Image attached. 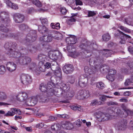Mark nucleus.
Segmentation results:
<instances>
[{
  "mask_svg": "<svg viewBox=\"0 0 133 133\" xmlns=\"http://www.w3.org/2000/svg\"><path fill=\"white\" fill-rule=\"evenodd\" d=\"M95 45L94 43L92 44L90 42L87 41L85 43L81 44L79 47L82 49L84 50L87 53H89L92 51Z\"/></svg>",
  "mask_w": 133,
  "mask_h": 133,
  "instance_id": "nucleus-3",
  "label": "nucleus"
},
{
  "mask_svg": "<svg viewBox=\"0 0 133 133\" xmlns=\"http://www.w3.org/2000/svg\"><path fill=\"white\" fill-rule=\"evenodd\" d=\"M128 64L130 69V72H132V75H133V61H129Z\"/></svg>",
  "mask_w": 133,
  "mask_h": 133,
  "instance_id": "nucleus-43",
  "label": "nucleus"
},
{
  "mask_svg": "<svg viewBox=\"0 0 133 133\" xmlns=\"http://www.w3.org/2000/svg\"><path fill=\"white\" fill-rule=\"evenodd\" d=\"M47 88V94L50 93L51 94L53 92L54 90L53 89V83L51 82H48Z\"/></svg>",
  "mask_w": 133,
  "mask_h": 133,
  "instance_id": "nucleus-25",
  "label": "nucleus"
},
{
  "mask_svg": "<svg viewBox=\"0 0 133 133\" xmlns=\"http://www.w3.org/2000/svg\"><path fill=\"white\" fill-rule=\"evenodd\" d=\"M56 69H54L53 71L55 75L58 77H60L61 76V69L58 67L56 68Z\"/></svg>",
  "mask_w": 133,
  "mask_h": 133,
  "instance_id": "nucleus-27",
  "label": "nucleus"
},
{
  "mask_svg": "<svg viewBox=\"0 0 133 133\" xmlns=\"http://www.w3.org/2000/svg\"><path fill=\"white\" fill-rule=\"evenodd\" d=\"M103 113L101 112H98L96 113V117L98 118H101V119Z\"/></svg>",
  "mask_w": 133,
  "mask_h": 133,
  "instance_id": "nucleus-62",
  "label": "nucleus"
},
{
  "mask_svg": "<svg viewBox=\"0 0 133 133\" xmlns=\"http://www.w3.org/2000/svg\"><path fill=\"white\" fill-rule=\"evenodd\" d=\"M58 52L57 51H50L48 53L49 57L52 60H56L58 58Z\"/></svg>",
  "mask_w": 133,
  "mask_h": 133,
  "instance_id": "nucleus-21",
  "label": "nucleus"
},
{
  "mask_svg": "<svg viewBox=\"0 0 133 133\" xmlns=\"http://www.w3.org/2000/svg\"><path fill=\"white\" fill-rule=\"evenodd\" d=\"M19 27V29L22 30H24L29 28V26L27 25L22 24L20 25Z\"/></svg>",
  "mask_w": 133,
  "mask_h": 133,
  "instance_id": "nucleus-38",
  "label": "nucleus"
},
{
  "mask_svg": "<svg viewBox=\"0 0 133 133\" xmlns=\"http://www.w3.org/2000/svg\"><path fill=\"white\" fill-rule=\"evenodd\" d=\"M97 14L96 11H88V17H92L95 15Z\"/></svg>",
  "mask_w": 133,
  "mask_h": 133,
  "instance_id": "nucleus-40",
  "label": "nucleus"
},
{
  "mask_svg": "<svg viewBox=\"0 0 133 133\" xmlns=\"http://www.w3.org/2000/svg\"><path fill=\"white\" fill-rule=\"evenodd\" d=\"M46 56L44 55L40 54L38 55L37 58L38 59L39 61H41L42 62L45 61L46 59ZM40 63H42V62H40Z\"/></svg>",
  "mask_w": 133,
  "mask_h": 133,
  "instance_id": "nucleus-33",
  "label": "nucleus"
},
{
  "mask_svg": "<svg viewBox=\"0 0 133 133\" xmlns=\"http://www.w3.org/2000/svg\"><path fill=\"white\" fill-rule=\"evenodd\" d=\"M109 67L108 66H103L101 68L100 70L101 71H103L105 72H107L108 71Z\"/></svg>",
  "mask_w": 133,
  "mask_h": 133,
  "instance_id": "nucleus-53",
  "label": "nucleus"
},
{
  "mask_svg": "<svg viewBox=\"0 0 133 133\" xmlns=\"http://www.w3.org/2000/svg\"><path fill=\"white\" fill-rule=\"evenodd\" d=\"M20 78L22 83L25 85L29 84L32 82L31 77L28 75L22 74Z\"/></svg>",
  "mask_w": 133,
  "mask_h": 133,
  "instance_id": "nucleus-6",
  "label": "nucleus"
},
{
  "mask_svg": "<svg viewBox=\"0 0 133 133\" xmlns=\"http://www.w3.org/2000/svg\"><path fill=\"white\" fill-rule=\"evenodd\" d=\"M60 127V125L59 124L55 123L52 125L51 129L52 130L56 131L59 129Z\"/></svg>",
  "mask_w": 133,
  "mask_h": 133,
  "instance_id": "nucleus-32",
  "label": "nucleus"
},
{
  "mask_svg": "<svg viewBox=\"0 0 133 133\" xmlns=\"http://www.w3.org/2000/svg\"><path fill=\"white\" fill-rule=\"evenodd\" d=\"M24 16L21 14H16L14 15V21L16 23L22 22L24 20Z\"/></svg>",
  "mask_w": 133,
  "mask_h": 133,
  "instance_id": "nucleus-15",
  "label": "nucleus"
},
{
  "mask_svg": "<svg viewBox=\"0 0 133 133\" xmlns=\"http://www.w3.org/2000/svg\"><path fill=\"white\" fill-rule=\"evenodd\" d=\"M39 89L42 92H46L47 93V88L46 85L43 83L40 85Z\"/></svg>",
  "mask_w": 133,
  "mask_h": 133,
  "instance_id": "nucleus-28",
  "label": "nucleus"
},
{
  "mask_svg": "<svg viewBox=\"0 0 133 133\" xmlns=\"http://www.w3.org/2000/svg\"><path fill=\"white\" fill-rule=\"evenodd\" d=\"M119 28L126 32L130 33L131 32L130 30L123 26H120Z\"/></svg>",
  "mask_w": 133,
  "mask_h": 133,
  "instance_id": "nucleus-49",
  "label": "nucleus"
},
{
  "mask_svg": "<svg viewBox=\"0 0 133 133\" xmlns=\"http://www.w3.org/2000/svg\"><path fill=\"white\" fill-rule=\"evenodd\" d=\"M85 72L89 75L94 74L97 71V69L96 67L92 66L89 68L88 66H86L84 69Z\"/></svg>",
  "mask_w": 133,
  "mask_h": 133,
  "instance_id": "nucleus-18",
  "label": "nucleus"
},
{
  "mask_svg": "<svg viewBox=\"0 0 133 133\" xmlns=\"http://www.w3.org/2000/svg\"><path fill=\"white\" fill-rule=\"evenodd\" d=\"M88 80L87 77L83 75L80 76L78 81L79 85L82 87H85L87 85Z\"/></svg>",
  "mask_w": 133,
  "mask_h": 133,
  "instance_id": "nucleus-10",
  "label": "nucleus"
},
{
  "mask_svg": "<svg viewBox=\"0 0 133 133\" xmlns=\"http://www.w3.org/2000/svg\"><path fill=\"white\" fill-rule=\"evenodd\" d=\"M4 47L6 50H8V54L10 57L19 58L21 56L20 52L15 51L17 48L16 42L11 41L6 42L4 45Z\"/></svg>",
  "mask_w": 133,
  "mask_h": 133,
  "instance_id": "nucleus-1",
  "label": "nucleus"
},
{
  "mask_svg": "<svg viewBox=\"0 0 133 133\" xmlns=\"http://www.w3.org/2000/svg\"><path fill=\"white\" fill-rule=\"evenodd\" d=\"M74 70L73 66L71 64L66 65L63 68V71L67 74L71 73Z\"/></svg>",
  "mask_w": 133,
  "mask_h": 133,
  "instance_id": "nucleus-12",
  "label": "nucleus"
},
{
  "mask_svg": "<svg viewBox=\"0 0 133 133\" xmlns=\"http://www.w3.org/2000/svg\"><path fill=\"white\" fill-rule=\"evenodd\" d=\"M44 66L45 67V69H48L50 68H51V64L49 62L46 63L44 65H42L39 68V71H44V70H42V67H44Z\"/></svg>",
  "mask_w": 133,
  "mask_h": 133,
  "instance_id": "nucleus-34",
  "label": "nucleus"
},
{
  "mask_svg": "<svg viewBox=\"0 0 133 133\" xmlns=\"http://www.w3.org/2000/svg\"><path fill=\"white\" fill-rule=\"evenodd\" d=\"M60 11L61 13L63 15H65L67 12V11L64 7H61Z\"/></svg>",
  "mask_w": 133,
  "mask_h": 133,
  "instance_id": "nucleus-54",
  "label": "nucleus"
},
{
  "mask_svg": "<svg viewBox=\"0 0 133 133\" xmlns=\"http://www.w3.org/2000/svg\"><path fill=\"white\" fill-rule=\"evenodd\" d=\"M107 78L109 81L112 82L114 79V75L108 74V75L107 76Z\"/></svg>",
  "mask_w": 133,
  "mask_h": 133,
  "instance_id": "nucleus-50",
  "label": "nucleus"
},
{
  "mask_svg": "<svg viewBox=\"0 0 133 133\" xmlns=\"http://www.w3.org/2000/svg\"><path fill=\"white\" fill-rule=\"evenodd\" d=\"M7 98V96L5 93L3 92H0V100L6 99Z\"/></svg>",
  "mask_w": 133,
  "mask_h": 133,
  "instance_id": "nucleus-44",
  "label": "nucleus"
},
{
  "mask_svg": "<svg viewBox=\"0 0 133 133\" xmlns=\"http://www.w3.org/2000/svg\"><path fill=\"white\" fill-rule=\"evenodd\" d=\"M57 84L59 85L60 88H61V90L64 91H67V89L68 88L67 86L63 82H61V83H57Z\"/></svg>",
  "mask_w": 133,
  "mask_h": 133,
  "instance_id": "nucleus-31",
  "label": "nucleus"
},
{
  "mask_svg": "<svg viewBox=\"0 0 133 133\" xmlns=\"http://www.w3.org/2000/svg\"><path fill=\"white\" fill-rule=\"evenodd\" d=\"M37 98L35 97H33L27 99L26 102L29 105L32 106L35 105L37 103Z\"/></svg>",
  "mask_w": 133,
  "mask_h": 133,
  "instance_id": "nucleus-20",
  "label": "nucleus"
},
{
  "mask_svg": "<svg viewBox=\"0 0 133 133\" xmlns=\"http://www.w3.org/2000/svg\"><path fill=\"white\" fill-rule=\"evenodd\" d=\"M116 113L118 115L121 117H123L122 116V115H123V111L121 110L120 109H118L116 111Z\"/></svg>",
  "mask_w": 133,
  "mask_h": 133,
  "instance_id": "nucleus-52",
  "label": "nucleus"
},
{
  "mask_svg": "<svg viewBox=\"0 0 133 133\" xmlns=\"http://www.w3.org/2000/svg\"><path fill=\"white\" fill-rule=\"evenodd\" d=\"M54 33H50L48 35L43 36L40 38V40L42 42H49L51 41L52 39L53 34Z\"/></svg>",
  "mask_w": 133,
  "mask_h": 133,
  "instance_id": "nucleus-11",
  "label": "nucleus"
},
{
  "mask_svg": "<svg viewBox=\"0 0 133 133\" xmlns=\"http://www.w3.org/2000/svg\"><path fill=\"white\" fill-rule=\"evenodd\" d=\"M104 84L102 82L97 83L96 84V87L99 89H102L104 88Z\"/></svg>",
  "mask_w": 133,
  "mask_h": 133,
  "instance_id": "nucleus-47",
  "label": "nucleus"
},
{
  "mask_svg": "<svg viewBox=\"0 0 133 133\" xmlns=\"http://www.w3.org/2000/svg\"><path fill=\"white\" fill-rule=\"evenodd\" d=\"M95 94L97 96H99V99L102 102L106 101L107 98H112V97L108 96H106L104 95H100L99 93L98 94L95 93Z\"/></svg>",
  "mask_w": 133,
  "mask_h": 133,
  "instance_id": "nucleus-26",
  "label": "nucleus"
},
{
  "mask_svg": "<svg viewBox=\"0 0 133 133\" xmlns=\"http://www.w3.org/2000/svg\"><path fill=\"white\" fill-rule=\"evenodd\" d=\"M13 109V110L14 111V112H15L16 114L18 115H21V112L20 110V109H18L16 108H12L11 109V110H12Z\"/></svg>",
  "mask_w": 133,
  "mask_h": 133,
  "instance_id": "nucleus-57",
  "label": "nucleus"
},
{
  "mask_svg": "<svg viewBox=\"0 0 133 133\" xmlns=\"http://www.w3.org/2000/svg\"><path fill=\"white\" fill-rule=\"evenodd\" d=\"M27 50L28 52L33 54L36 52L38 49L35 46H28L27 47Z\"/></svg>",
  "mask_w": 133,
  "mask_h": 133,
  "instance_id": "nucleus-24",
  "label": "nucleus"
},
{
  "mask_svg": "<svg viewBox=\"0 0 133 133\" xmlns=\"http://www.w3.org/2000/svg\"><path fill=\"white\" fill-rule=\"evenodd\" d=\"M18 61L19 63L22 65H28L31 61V59L29 57L23 56L21 55L19 58Z\"/></svg>",
  "mask_w": 133,
  "mask_h": 133,
  "instance_id": "nucleus-7",
  "label": "nucleus"
},
{
  "mask_svg": "<svg viewBox=\"0 0 133 133\" xmlns=\"http://www.w3.org/2000/svg\"><path fill=\"white\" fill-rule=\"evenodd\" d=\"M15 114V113L14 112V111L13 110V109H12V110H11V111H8V112L6 114L4 115L7 117L9 116H13Z\"/></svg>",
  "mask_w": 133,
  "mask_h": 133,
  "instance_id": "nucleus-46",
  "label": "nucleus"
},
{
  "mask_svg": "<svg viewBox=\"0 0 133 133\" xmlns=\"http://www.w3.org/2000/svg\"><path fill=\"white\" fill-rule=\"evenodd\" d=\"M109 73L108 74L109 75H114L116 73V71L114 69H112L109 70Z\"/></svg>",
  "mask_w": 133,
  "mask_h": 133,
  "instance_id": "nucleus-64",
  "label": "nucleus"
},
{
  "mask_svg": "<svg viewBox=\"0 0 133 133\" xmlns=\"http://www.w3.org/2000/svg\"><path fill=\"white\" fill-rule=\"evenodd\" d=\"M68 79L69 82L71 83L72 84L75 82V77L72 76H68Z\"/></svg>",
  "mask_w": 133,
  "mask_h": 133,
  "instance_id": "nucleus-51",
  "label": "nucleus"
},
{
  "mask_svg": "<svg viewBox=\"0 0 133 133\" xmlns=\"http://www.w3.org/2000/svg\"><path fill=\"white\" fill-rule=\"evenodd\" d=\"M62 126L65 129L70 130L72 129L74 126L70 122L67 121L63 122L62 123Z\"/></svg>",
  "mask_w": 133,
  "mask_h": 133,
  "instance_id": "nucleus-22",
  "label": "nucleus"
},
{
  "mask_svg": "<svg viewBox=\"0 0 133 133\" xmlns=\"http://www.w3.org/2000/svg\"><path fill=\"white\" fill-rule=\"evenodd\" d=\"M51 27L53 29H59L60 27L59 23H52L51 24Z\"/></svg>",
  "mask_w": 133,
  "mask_h": 133,
  "instance_id": "nucleus-37",
  "label": "nucleus"
},
{
  "mask_svg": "<svg viewBox=\"0 0 133 133\" xmlns=\"http://www.w3.org/2000/svg\"><path fill=\"white\" fill-rule=\"evenodd\" d=\"M133 82V76H131L130 79H128L126 80L124 83L126 86H128L131 83Z\"/></svg>",
  "mask_w": 133,
  "mask_h": 133,
  "instance_id": "nucleus-36",
  "label": "nucleus"
},
{
  "mask_svg": "<svg viewBox=\"0 0 133 133\" xmlns=\"http://www.w3.org/2000/svg\"><path fill=\"white\" fill-rule=\"evenodd\" d=\"M5 72V68L3 65L0 66V74H3Z\"/></svg>",
  "mask_w": 133,
  "mask_h": 133,
  "instance_id": "nucleus-58",
  "label": "nucleus"
},
{
  "mask_svg": "<svg viewBox=\"0 0 133 133\" xmlns=\"http://www.w3.org/2000/svg\"><path fill=\"white\" fill-rule=\"evenodd\" d=\"M103 57H101L99 55H97L94 57L90 59L89 62L90 63H101L103 61Z\"/></svg>",
  "mask_w": 133,
  "mask_h": 133,
  "instance_id": "nucleus-16",
  "label": "nucleus"
},
{
  "mask_svg": "<svg viewBox=\"0 0 133 133\" xmlns=\"http://www.w3.org/2000/svg\"><path fill=\"white\" fill-rule=\"evenodd\" d=\"M65 91H64L61 89H57L56 90H54L53 92L50 94V95H52L53 94L59 97L61 96H63L65 97Z\"/></svg>",
  "mask_w": 133,
  "mask_h": 133,
  "instance_id": "nucleus-19",
  "label": "nucleus"
},
{
  "mask_svg": "<svg viewBox=\"0 0 133 133\" xmlns=\"http://www.w3.org/2000/svg\"><path fill=\"white\" fill-rule=\"evenodd\" d=\"M76 125L77 127H80L82 125V122L79 119H78L74 123Z\"/></svg>",
  "mask_w": 133,
  "mask_h": 133,
  "instance_id": "nucleus-56",
  "label": "nucleus"
},
{
  "mask_svg": "<svg viewBox=\"0 0 133 133\" xmlns=\"http://www.w3.org/2000/svg\"><path fill=\"white\" fill-rule=\"evenodd\" d=\"M131 19L130 18H125L124 21L125 23H126L129 25H133V23L131 21Z\"/></svg>",
  "mask_w": 133,
  "mask_h": 133,
  "instance_id": "nucleus-39",
  "label": "nucleus"
},
{
  "mask_svg": "<svg viewBox=\"0 0 133 133\" xmlns=\"http://www.w3.org/2000/svg\"><path fill=\"white\" fill-rule=\"evenodd\" d=\"M107 104L109 106L117 105L118 103L116 102L111 101L107 103Z\"/></svg>",
  "mask_w": 133,
  "mask_h": 133,
  "instance_id": "nucleus-60",
  "label": "nucleus"
},
{
  "mask_svg": "<svg viewBox=\"0 0 133 133\" xmlns=\"http://www.w3.org/2000/svg\"><path fill=\"white\" fill-rule=\"evenodd\" d=\"M120 40L119 41V43L121 44H124L126 42V40L127 38L125 37H124L123 36L120 38Z\"/></svg>",
  "mask_w": 133,
  "mask_h": 133,
  "instance_id": "nucleus-55",
  "label": "nucleus"
},
{
  "mask_svg": "<svg viewBox=\"0 0 133 133\" xmlns=\"http://www.w3.org/2000/svg\"><path fill=\"white\" fill-rule=\"evenodd\" d=\"M67 91H65V96L67 98H69L73 97L74 95V91L73 90H70L69 91L66 92Z\"/></svg>",
  "mask_w": 133,
  "mask_h": 133,
  "instance_id": "nucleus-29",
  "label": "nucleus"
},
{
  "mask_svg": "<svg viewBox=\"0 0 133 133\" xmlns=\"http://www.w3.org/2000/svg\"><path fill=\"white\" fill-rule=\"evenodd\" d=\"M57 116L58 117L63 118L64 119H67L68 118V115L66 114H57Z\"/></svg>",
  "mask_w": 133,
  "mask_h": 133,
  "instance_id": "nucleus-63",
  "label": "nucleus"
},
{
  "mask_svg": "<svg viewBox=\"0 0 133 133\" xmlns=\"http://www.w3.org/2000/svg\"><path fill=\"white\" fill-rule=\"evenodd\" d=\"M17 99L21 102H25L27 100L28 97L27 94L25 92L19 93L16 96Z\"/></svg>",
  "mask_w": 133,
  "mask_h": 133,
  "instance_id": "nucleus-14",
  "label": "nucleus"
},
{
  "mask_svg": "<svg viewBox=\"0 0 133 133\" xmlns=\"http://www.w3.org/2000/svg\"><path fill=\"white\" fill-rule=\"evenodd\" d=\"M67 50L71 53V54L73 51H75V49L74 46L71 45H68L67 46Z\"/></svg>",
  "mask_w": 133,
  "mask_h": 133,
  "instance_id": "nucleus-42",
  "label": "nucleus"
},
{
  "mask_svg": "<svg viewBox=\"0 0 133 133\" xmlns=\"http://www.w3.org/2000/svg\"><path fill=\"white\" fill-rule=\"evenodd\" d=\"M40 19L41 21V22L43 24H46L48 23V21L46 18L41 17L40 18Z\"/></svg>",
  "mask_w": 133,
  "mask_h": 133,
  "instance_id": "nucleus-61",
  "label": "nucleus"
},
{
  "mask_svg": "<svg viewBox=\"0 0 133 133\" xmlns=\"http://www.w3.org/2000/svg\"><path fill=\"white\" fill-rule=\"evenodd\" d=\"M127 121L124 119L118 122L116 125L115 127L118 130H123L127 128Z\"/></svg>",
  "mask_w": 133,
  "mask_h": 133,
  "instance_id": "nucleus-8",
  "label": "nucleus"
},
{
  "mask_svg": "<svg viewBox=\"0 0 133 133\" xmlns=\"http://www.w3.org/2000/svg\"><path fill=\"white\" fill-rule=\"evenodd\" d=\"M37 38L36 32L34 30H31L27 35L25 39L26 42H34Z\"/></svg>",
  "mask_w": 133,
  "mask_h": 133,
  "instance_id": "nucleus-4",
  "label": "nucleus"
},
{
  "mask_svg": "<svg viewBox=\"0 0 133 133\" xmlns=\"http://www.w3.org/2000/svg\"><path fill=\"white\" fill-rule=\"evenodd\" d=\"M77 98L79 99H83L89 96L90 93L88 90H80L77 94Z\"/></svg>",
  "mask_w": 133,
  "mask_h": 133,
  "instance_id": "nucleus-5",
  "label": "nucleus"
},
{
  "mask_svg": "<svg viewBox=\"0 0 133 133\" xmlns=\"http://www.w3.org/2000/svg\"><path fill=\"white\" fill-rule=\"evenodd\" d=\"M81 54L82 53H80L78 52H76L75 50V51H73L71 53V55L72 57L74 58H76L77 57L79 56L80 55H81Z\"/></svg>",
  "mask_w": 133,
  "mask_h": 133,
  "instance_id": "nucleus-48",
  "label": "nucleus"
},
{
  "mask_svg": "<svg viewBox=\"0 0 133 133\" xmlns=\"http://www.w3.org/2000/svg\"><path fill=\"white\" fill-rule=\"evenodd\" d=\"M8 13L6 12H3L0 14V16L2 19L1 23L0 22V30L2 32H7L9 30L7 27L9 25L8 23L10 20L6 18L8 17Z\"/></svg>",
  "mask_w": 133,
  "mask_h": 133,
  "instance_id": "nucleus-2",
  "label": "nucleus"
},
{
  "mask_svg": "<svg viewBox=\"0 0 133 133\" xmlns=\"http://www.w3.org/2000/svg\"><path fill=\"white\" fill-rule=\"evenodd\" d=\"M115 53L111 50L104 49L100 51L99 54L100 56L102 55L103 57H105L107 58L110 56L112 54H114Z\"/></svg>",
  "mask_w": 133,
  "mask_h": 133,
  "instance_id": "nucleus-9",
  "label": "nucleus"
},
{
  "mask_svg": "<svg viewBox=\"0 0 133 133\" xmlns=\"http://www.w3.org/2000/svg\"><path fill=\"white\" fill-rule=\"evenodd\" d=\"M103 103L101 101H98V100L95 99L92 101L91 103V105L92 106H95L96 105L103 104Z\"/></svg>",
  "mask_w": 133,
  "mask_h": 133,
  "instance_id": "nucleus-30",
  "label": "nucleus"
},
{
  "mask_svg": "<svg viewBox=\"0 0 133 133\" xmlns=\"http://www.w3.org/2000/svg\"><path fill=\"white\" fill-rule=\"evenodd\" d=\"M66 41L68 44H74L76 43L77 39L74 36L71 35L70 37H67Z\"/></svg>",
  "mask_w": 133,
  "mask_h": 133,
  "instance_id": "nucleus-23",
  "label": "nucleus"
},
{
  "mask_svg": "<svg viewBox=\"0 0 133 133\" xmlns=\"http://www.w3.org/2000/svg\"><path fill=\"white\" fill-rule=\"evenodd\" d=\"M51 69L53 70H54V69L58 67L57 66V62L55 61H54L52 62L51 63Z\"/></svg>",
  "mask_w": 133,
  "mask_h": 133,
  "instance_id": "nucleus-41",
  "label": "nucleus"
},
{
  "mask_svg": "<svg viewBox=\"0 0 133 133\" xmlns=\"http://www.w3.org/2000/svg\"><path fill=\"white\" fill-rule=\"evenodd\" d=\"M6 68L9 71L12 72L16 68V65L12 62H8L6 64Z\"/></svg>",
  "mask_w": 133,
  "mask_h": 133,
  "instance_id": "nucleus-17",
  "label": "nucleus"
},
{
  "mask_svg": "<svg viewBox=\"0 0 133 133\" xmlns=\"http://www.w3.org/2000/svg\"><path fill=\"white\" fill-rule=\"evenodd\" d=\"M80 107L81 106L78 105H73L71 107V108L74 110H78V111H81V108Z\"/></svg>",
  "mask_w": 133,
  "mask_h": 133,
  "instance_id": "nucleus-45",
  "label": "nucleus"
},
{
  "mask_svg": "<svg viewBox=\"0 0 133 133\" xmlns=\"http://www.w3.org/2000/svg\"><path fill=\"white\" fill-rule=\"evenodd\" d=\"M102 39L104 41H109L110 38L111 37L109 34H104L102 36Z\"/></svg>",
  "mask_w": 133,
  "mask_h": 133,
  "instance_id": "nucleus-35",
  "label": "nucleus"
},
{
  "mask_svg": "<svg viewBox=\"0 0 133 133\" xmlns=\"http://www.w3.org/2000/svg\"><path fill=\"white\" fill-rule=\"evenodd\" d=\"M38 30L39 32L42 34H49L50 33H54V31L49 30L48 28L44 26L39 25Z\"/></svg>",
  "mask_w": 133,
  "mask_h": 133,
  "instance_id": "nucleus-13",
  "label": "nucleus"
},
{
  "mask_svg": "<svg viewBox=\"0 0 133 133\" xmlns=\"http://www.w3.org/2000/svg\"><path fill=\"white\" fill-rule=\"evenodd\" d=\"M36 65L35 63H31L29 66V69L32 70H35V68H36Z\"/></svg>",
  "mask_w": 133,
  "mask_h": 133,
  "instance_id": "nucleus-59",
  "label": "nucleus"
}]
</instances>
